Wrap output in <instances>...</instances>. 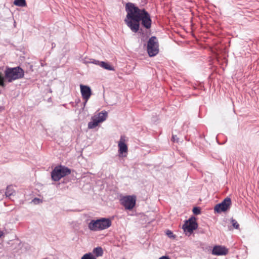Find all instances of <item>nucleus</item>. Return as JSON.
Returning <instances> with one entry per match:
<instances>
[{
  "instance_id": "nucleus-1",
  "label": "nucleus",
  "mask_w": 259,
  "mask_h": 259,
  "mask_svg": "<svg viewBox=\"0 0 259 259\" xmlns=\"http://www.w3.org/2000/svg\"><path fill=\"white\" fill-rule=\"evenodd\" d=\"M127 15L124 21L133 32H137L139 29L140 22L147 29L151 26V20L148 13L145 9H140L134 4L127 3L125 5Z\"/></svg>"
},
{
  "instance_id": "nucleus-2",
  "label": "nucleus",
  "mask_w": 259,
  "mask_h": 259,
  "mask_svg": "<svg viewBox=\"0 0 259 259\" xmlns=\"http://www.w3.org/2000/svg\"><path fill=\"white\" fill-rule=\"evenodd\" d=\"M24 75V70L20 67L14 68L7 67L5 71V77L0 72V86L4 87V79L5 78L9 82L22 78Z\"/></svg>"
},
{
  "instance_id": "nucleus-3",
  "label": "nucleus",
  "mask_w": 259,
  "mask_h": 259,
  "mask_svg": "<svg viewBox=\"0 0 259 259\" xmlns=\"http://www.w3.org/2000/svg\"><path fill=\"white\" fill-rule=\"evenodd\" d=\"M111 225V221L108 218H102L92 220L88 224L89 229L92 231H99L106 229Z\"/></svg>"
},
{
  "instance_id": "nucleus-4",
  "label": "nucleus",
  "mask_w": 259,
  "mask_h": 259,
  "mask_svg": "<svg viewBox=\"0 0 259 259\" xmlns=\"http://www.w3.org/2000/svg\"><path fill=\"white\" fill-rule=\"evenodd\" d=\"M71 170L68 168L63 166H56L51 173L52 179L55 181H59L62 177L69 175Z\"/></svg>"
},
{
  "instance_id": "nucleus-5",
  "label": "nucleus",
  "mask_w": 259,
  "mask_h": 259,
  "mask_svg": "<svg viewBox=\"0 0 259 259\" xmlns=\"http://www.w3.org/2000/svg\"><path fill=\"white\" fill-rule=\"evenodd\" d=\"M147 52L150 57L155 56L158 53V42L155 36H152L148 41Z\"/></svg>"
},
{
  "instance_id": "nucleus-6",
  "label": "nucleus",
  "mask_w": 259,
  "mask_h": 259,
  "mask_svg": "<svg viewBox=\"0 0 259 259\" xmlns=\"http://www.w3.org/2000/svg\"><path fill=\"white\" fill-rule=\"evenodd\" d=\"M198 227V224L196 222L195 217H191L188 220L185 221V224L183 225L182 228L186 233L190 235L194 230H196Z\"/></svg>"
},
{
  "instance_id": "nucleus-7",
  "label": "nucleus",
  "mask_w": 259,
  "mask_h": 259,
  "mask_svg": "<svg viewBox=\"0 0 259 259\" xmlns=\"http://www.w3.org/2000/svg\"><path fill=\"white\" fill-rule=\"evenodd\" d=\"M121 204L126 209H132L136 204V197L134 196H126L120 200Z\"/></svg>"
},
{
  "instance_id": "nucleus-8",
  "label": "nucleus",
  "mask_w": 259,
  "mask_h": 259,
  "mask_svg": "<svg viewBox=\"0 0 259 259\" xmlns=\"http://www.w3.org/2000/svg\"><path fill=\"white\" fill-rule=\"evenodd\" d=\"M231 205V200L230 198H226L221 203L217 204L214 207V211L218 213L228 210Z\"/></svg>"
},
{
  "instance_id": "nucleus-9",
  "label": "nucleus",
  "mask_w": 259,
  "mask_h": 259,
  "mask_svg": "<svg viewBox=\"0 0 259 259\" xmlns=\"http://www.w3.org/2000/svg\"><path fill=\"white\" fill-rule=\"evenodd\" d=\"M80 88L82 98L84 100L83 103V107H84L92 95V91L91 88L87 85L80 84Z\"/></svg>"
},
{
  "instance_id": "nucleus-10",
  "label": "nucleus",
  "mask_w": 259,
  "mask_h": 259,
  "mask_svg": "<svg viewBox=\"0 0 259 259\" xmlns=\"http://www.w3.org/2000/svg\"><path fill=\"white\" fill-rule=\"evenodd\" d=\"M119 148L118 153L119 155H121L122 156L125 157L126 156L127 153V146L124 142V140L121 137L118 143Z\"/></svg>"
},
{
  "instance_id": "nucleus-11",
  "label": "nucleus",
  "mask_w": 259,
  "mask_h": 259,
  "mask_svg": "<svg viewBox=\"0 0 259 259\" xmlns=\"http://www.w3.org/2000/svg\"><path fill=\"white\" fill-rule=\"evenodd\" d=\"M228 250L225 246L221 245L214 246L212 250V254L215 255H224L228 253Z\"/></svg>"
},
{
  "instance_id": "nucleus-12",
  "label": "nucleus",
  "mask_w": 259,
  "mask_h": 259,
  "mask_svg": "<svg viewBox=\"0 0 259 259\" xmlns=\"http://www.w3.org/2000/svg\"><path fill=\"white\" fill-rule=\"evenodd\" d=\"M107 115L108 113L106 111H102L99 113L97 115H94L93 117H95L96 119L98 120L99 122L101 123L106 119Z\"/></svg>"
},
{
  "instance_id": "nucleus-13",
  "label": "nucleus",
  "mask_w": 259,
  "mask_h": 259,
  "mask_svg": "<svg viewBox=\"0 0 259 259\" xmlns=\"http://www.w3.org/2000/svg\"><path fill=\"white\" fill-rule=\"evenodd\" d=\"M92 121L88 123V128L90 129L94 128L100 123L98 120L96 119L94 117H92Z\"/></svg>"
},
{
  "instance_id": "nucleus-14",
  "label": "nucleus",
  "mask_w": 259,
  "mask_h": 259,
  "mask_svg": "<svg viewBox=\"0 0 259 259\" xmlns=\"http://www.w3.org/2000/svg\"><path fill=\"white\" fill-rule=\"evenodd\" d=\"M14 193L15 190L13 189L12 186L10 185L7 187L5 195L7 197H10L11 196L13 195Z\"/></svg>"
},
{
  "instance_id": "nucleus-15",
  "label": "nucleus",
  "mask_w": 259,
  "mask_h": 259,
  "mask_svg": "<svg viewBox=\"0 0 259 259\" xmlns=\"http://www.w3.org/2000/svg\"><path fill=\"white\" fill-rule=\"evenodd\" d=\"M93 253L95 254L96 257L102 256L103 254V251L101 247H97L95 248L93 251Z\"/></svg>"
},
{
  "instance_id": "nucleus-16",
  "label": "nucleus",
  "mask_w": 259,
  "mask_h": 259,
  "mask_svg": "<svg viewBox=\"0 0 259 259\" xmlns=\"http://www.w3.org/2000/svg\"><path fill=\"white\" fill-rule=\"evenodd\" d=\"M100 66L108 70H114V68L113 67H112L109 63L104 61L101 62Z\"/></svg>"
},
{
  "instance_id": "nucleus-17",
  "label": "nucleus",
  "mask_w": 259,
  "mask_h": 259,
  "mask_svg": "<svg viewBox=\"0 0 259 259\" xmlns=\"http://www.w3.org/2000/svg\"><path fill=\"white\" fill-rule=\"evenodd\" d=\"M14 4L15 6L22 7H25L27 5L25 0H15Z\"/></svg>"
},
{
  "instance_id": "nucleus-18",
  "label": "nucleus",
  "mask_w": 259,
  "mask_h": 259,
  "mask_svg": "<svg viewBox=\"0 0 259 259\" xmlns=\"http://www.w3.org/2000/svg\"><path fill=\"white\" fill-rule=\"evenodd\" d=\"M81 259H97L96 256H94L91 253H88L84 254Z\"/></svg>"
},
{
  "instance_id": "nucleus-19",
  "label": "nucleus",
  "mask_w": 259,
  "mask_h": 259,
  "mask_svg": "<svg viewBox=\"0 0 259 259\" xmlns=\"http://www.w3.org/2000/svg\"><path fill=\"white\" fill-rule=\"evenodd\" d=\"M231 223H232V226L234 227V228H235L236 229H239V225L238 224V223H237V222L235 220H234L233 219H231Z\"/></svg>"
},
{
  "instance_id": "nucleus-20",
  "label": "nucleus",
  "mask_w": 259,
  "mask_h": 259,
  "mask_svg": "<svg viewBox=\"0 0 259 259\" xmlns=\"http://www.w3.org/2000/svg\"><path fill=\"white\" fill-rule=\"evenodd\" d=\"M193 212L196 215L199 214L201 212L200 208L198 207H194L193 209Z\"/></svg>"
},
{
  "instance_id": "nucleus-21",
  "label": "nucleus",
  "mask_w": 259,
  "mask_h": 259,
  "mask_svg": "<svg viewBox=\"0 0 259 259\" xmlns=\"http://www.w3.org/2000/svg\"><path fill=\"white\" fill-rule=\"evenodd\" d=\"M101 62V61H99L98 60H96L95 59H90V61L89 62L93 63V64H96V65H98L100 66Z\"/></svg>"
},
{
  "instance_id": "nucleus-22",
  "label": "nucleus",
  "mask_w": 259,
  "mask_h": 259,
  "mask_svg": "<svg viewBox=\"0 0 259 259\" xmlns=\"http://www.w3.org/2000/svg\"><path fill=\"white\" fill-rule=\"evenodd\" d=\"M166 234L169 238L175 237V236L173 235L172 232L170 230H167L166 232Z\"/></svg>"
},
{
  "instance_id": "nucleus-23",
  "label": "nucleus",
  "mask_w": 259,
  "mask_h": 259,
  "mask_svg": "<svg viewBox=\"0 0 259 259\" xmlns=\"http://www.w3.org/2000/svg\"><path fill=\"white\" fill-rule=\"evenodd\" d=\"M172 140L174 142H178V138L177 137V136L172 135Z\"/></svg>"
},
{
  "instance_id": "nucleus-24",
  "label": "nucleus",
  "mask_w": 259,
  "mask_h": 259,
  "mask_svg": "<svg viewBox=\"0 0 259 259\" xmlns=\"http://www.w3.org/2000/svg\"><path fill=\"white\" fill-rule=\"evenodd\" d=\"M158 259H170L169 256H162L161 257H159Z\"/></svg>"
},
{
  "instance_id": "nucleus-25",
  "label": "nucleus",
  "mask_w": 259,
  "mask_h": 259,
  "mask_svg": "<svg viewBox=\"0 0 259 259\" xmlns=\"http://www.w3.org/2000/svg\"><path fill=\"white\" fill-rule=\"evenodd\" d=\"M3 235V233L2 231H0V237Z\"/></svg>"
}]
</instances>
